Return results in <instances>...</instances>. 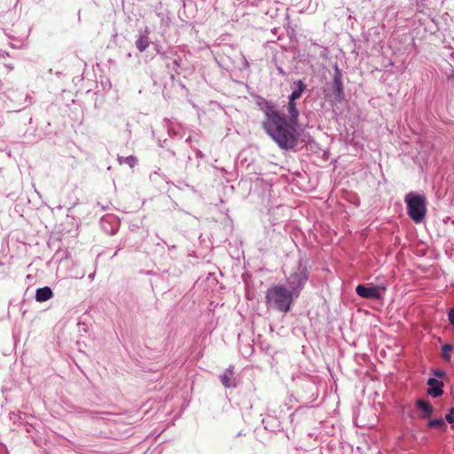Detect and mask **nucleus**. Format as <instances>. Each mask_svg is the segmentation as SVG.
I'll use <instances>...</instances> for the list:
<instances>
[{"label": "nucleus", "mask_w": 454, "mask_h": 454, "mask_svg": "<svg viewBox=\"0 0 454 454\" xmlns=\"http://www.w3.org/2000/svg\"><path fill=\"white\" fill-rule=\"evenodd\" d=\"M454 347L451 344H445L442 346V357L443 359L450 361L451 358L450 352L453 350Z\"/></svg>", "instance_id": "4468645a"}, {"label": "nucleus", "mask_w": 454, "mask_h": 454, "mask_svg": "<svg viewBox=\"0 0 454 454\" xmlns=\"http://www.w3.org/2000/svg\"><path fill=\"white\" fill-rule=\"evenodd\" d=\"M277 69H278V74H281L282 76H284L286 74L285 71L283 70V68L281 67H278Z\"/></svg>", "instance_id": "aec40b11"}, {"label": "nucleus", "mask_w": 454, "mask_h": 454, "mask_svg": "<svg viewBox=\"0 0 454 454\" xmlns=\"http://www.w3.org/2000/svg\"><path fill=\"white\" fill-rule=\"evenodd\" d=\"M116 232H117V229L113 227V228L111 229L110 234H111V235H114Z\"/></svg>", "instance_id": "4be33fe9"}, {"label": "nucleus", "mask_w": 454, "mask_h": 454, "mask_svg": "<svg viewBox=\"0 0 454 454\" xmlns=\"http://www.w3.org/2000/svg\"><path fill=\"white\" fill-rule=\"evenodd\" d=\"M262 110L265 114L263 129L265 132L285 150H293L298 145V132L295 125L298 123L299 110L294 100L288 99L286 111L289 114L287 122L285 116L281 114L271 102L264 101Z\"/></svg>", "instance_id": "f257e3e1"}, {"label": "nucleus", "mask_w": 454, "mask_h": 454, "mask_svg": "<svg viewBox=\"0 0 454 454\" xmlns=\"http://www.w3.org/2000/svg\"><path fill=\"white\" fill-rule=\"evenodd\" d=\"M296 298L298 297L284 285H275L268 288L265 296L269 308L283 313L291 310V305Z\"/></svg>", "instance_id": "f03ea898"}, {"label": "nucleus", "mask_w": 454, "mask_h": 454, "mask_svg": "<svg viewBox=\"0 0 454 454\" xmlns=\"http://www.w3.org/2000/svg\"><path fill=\"white\" fill-rule=\"evenodd\" d=\"M434 375L437 378H443L445 376V372L442 370H437L434 372Z\"/></svg>", "instance_id": "6ab92c4d"}, {"label": "nucleus", "mask_w": 454, "mask_h": 454, "mask_svg": "<svg viewBox=\"0 0 454 454\" xmlns=\"http://www.w3.org/2000/svg\"><path fill=\"white\" fill-rule=\"evenodd\" d=\"M428 426L430 427H445V422L442 419H431L428 422Z\"/></svg>", "instance_id": "2eb2a0df"}, {"label": "nucleus", "mask_w": 454, "mask_h": 454, "mask_svg": "<svg viewBox=\"0 0 454 454\" xmlns=\"http://www.w3.org/2000/svg\"><path fill=\"white\" fill-rule=\"evenodd\" d=\"M160 56L164 59H169L170 57L168 55L167 52H162L160 53Z\"/></svg>", "instance_id": "412c9836"}, {"label": "nucleus", "mask_w": 454, "mask_h": 454, "mask_svg": "<svg viewBox=\"0 0 454 454\" xmlns=\"http://www.w3.org/2000/svg\"><path fill=\"white\" fill-rule=\"evenodd\" d=\"M233 369L234 367L232 365H230L225 372L220 375V380L222 384L225 387H236V380L233 377Z\"/></svg>", "instance_id": "1a4fd4ad"}, {"label": "nucleus", "mask_w": 454, "mask_h": 454, "mask_svg": "<svg viewBox=\"0 0 454 454\" xmlns=\"http://www.w3.org/2000/svg\"><path fill=\"white\" fill-rule=\"evenodd\" d=\"M294 85L295 86V89L289 95L288 99L296 101V99L300 98L306 90V85L301 80L294 82Z\"/></svg>", "instance_id": "9b49d317"}, {"label": "nucleus", "mask_w": 454, "mask_h": 454, "mask_svg": "<svg viewBox=\"0 0 454 454\" xmlns=\"http://www.w3.org/2000/svg\"><path fill=\"white\" fill-rule=\"evenodd\" d=\"M149 33V29L146 27L144 32H140L136 39L135 45L140 52L145 51L151 43Z\"/></svg>", "instance_id": "6e6552de"}, {"label": "nucleus", "mask_w": 454, "mask_h": 454, "mask_svg": "<svg viewBox=\"0 0 454 454\" xmlns=\"http://www.w3.org/2000/svg\"><path fill=\"white\" fill-rule=\"evenodd\" d=\"M53 296L52 290L49 286L40 287L36 289L35 300L43 302L50 300Z\"/></svg>", "instance_id": "9d476101"}, {"label": "nucleus", "mask_w": 454, "mask_h": 454, "mask_svg": "<svg viewBox=\"0 0 454 454\" xmlns=\"http://www.w3.org/2000/svg\"><path fill=\"white\" fill-rule=\"evenodd\" d=\"M407 213L417 223L422 222L427 213L426 198L422 195L410 192L405 196Z\"/></svg>", "instance_id": "20e7f679"}, {"label": "nucleus", "mask_w": 454, "mask_h": 454, "mask_svg": "<svg viewBox=\"0 0 454 454\" xmlns=\"http://www.w3.org/2000/svg\"><path fill=\"white\" fill-rule=\"evenodd\" d=\"M386 291L385 286L358 285L356 287V294L365 299L381 300L382 294Z\"/></svg>", "instance_id": "39448f33"}, {"label": "nucleus", "mask_w": 454, "mask_h": 454, "mask_svg": "<svg viewBox=\"0 0 454 454\" xmlns=\"http://www.w3.org/2000/svg\"><path fill=\"white\" fill-rule=\"evenodd\" d=\"M245 66H246V67H248V66H249L248 61H247L246 59H245Z\"/></svg>", "instance_id": "b1692460"}, {"label": "nucleus", "mask_w": 454, "mask_h": 454, "mask_svg": "<svg viewBox=\"0 0 454 454\" xmlns=\"http://www.w3.org/2000/svg\"><path fill=\"white\" fill-rule=\"evenodd\" d=\"M332 90L334 98L338 100L343 98V84H342V74L340 68L335 66L334 74L333 77Z\"/></svg>", "instance_id": "423d86ee"}, {"label": "nucleus", "mask_w": 454, "mask_h": 454, "mask_svg": "<svg viewBox=\"0 0 454 454\" xmlns=\"http://www.w3.org/2000/svg\"><path fill=\"white\" fill-rule=\"evenodd\" d=\"M427 385L429 388L427 389L428 395L433 397H438L442 395L443 390V383L434 378H429L427 380Z\"/></svg>", "instance_id": "0eeeda50"}, {"label": "nucleus", "mask_w": 454, "mask_h": 454, "mask_svg": "<svg viewBox=\"0 0 454 454\" xmlns=\"http://www.w3.org/2000/svg\"><path fill=\"white\" fill-rule=\"evenodd\" d=\"M118 162L122 164H128L130 168H133L137 164V158L133 155L123 157V156H118L117 158Z\"/></svg>", "instance_id": "ddd939ff"}, {"label": "nucleus", "mask_w": 454, "mask_h": 454, "mask_svg": "<svg viewBox=\"0 0 454 454\" xmlns=\"http://www.w3.org/2000/svg\"><path fill=\"white\" fill-rule=\"evenodd\" d=\"M94 278V273L89 275V278L92 279Z\"/></svg>", "instance_id": "5701e85b"}, {"label": "nucleus", "mask_w": 454, "mask_h": 454, "mask_svg": "<svg viewBox=\"0 0 454 454\" xmlns=\"http://www.w3.org/2000/svg\"><path fill=\"white\" fill-rule=\"evenodd\" d=\"M308 263V259L305 257H300L297 264L292 269L290 274L286 277V283L289 289L297 297H299L309 279Z\"/></svg>", "instance_id": "7ed1b4c3"}, {"label": "nucleus", "mask_w": 454, "mask_h": 454, "mask_svg": "<svg viewBox=\"0 0 454 454\" xmlns=\"http://www.w3.org/2000/svg\"><path fill=\"white\" fill-rule=\"evenodd\" d=\"M167 67L172 70L173 73L178 74V67H180L179 60L177 59H174L172 65L167 64Z\"/></svg>", "instance_id": "dca6fc26"}, {"label": "nucleus", "mask_w": 454, "mask_h": 454, "mask_svg": "<svg viewBox=\"0 0 454 454\" xmlns=\"http://www.w3.org/2000/svg\"><path fill=\"white\" fill-rule=\"evenodd\" d=\"M417 407L423 412L422 417L427 418L432 415L434 409L431 403L427 401L419 399L416 402Z\"/></svg>", "instance_id": "f8f14e48"}, {"label": "nucleus", "mask_w": 454, "mask_h": 454, "mask_svg": "<svg viewBox=\"0 0 454 454\" xmlns=\"http://www.w3.org/2000/svg\"><path fill=\"white\" fill-rule=\"evenodd\" d=\"M448 317H449V321L450 323V325H452L454 326V309H450L449 313H448Z\"/></svg>", "instance_id": "a211bd4d"}, {"label": "nucleus", "mask_w": 454, "mask_h": 454, "mask_svg": "<svg viewBox=\"0 0 454 454\" xmlns=\"http://www.w3.org/2000/svg\"><path fill=\"white\" fill-rule=\"evenodd\" d=\"M445 419L449 423H454V407L446 414Z\"/></svg>", "instance_id": "f3484780"}]
</instances>
